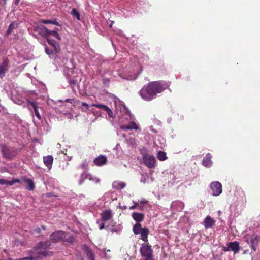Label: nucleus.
I'll return each mask as SVG.
<instances>
[{
    "instance_id": "obj_4",
    "label": "nucleus",
    "mask_w": 260,
    "mask_h": 260,
    "mask_svg": "<svg viewBox=\"0 0 260 260\" xmlns=\"http://www.w3.org/2000/svg\"><path fill=\"white\" fill-rule=\"evenodd\" d=\"M1 152L3 157L8 160H13L17 155V152L14 149L7 146L6 144H2Z\"/></svg>"
},
{
    "instance_id": "obj_14",
    "label": "nucleus",
    "mask_w": 260,
    "mask_h": 260,
    "mask_svg": "<svg viewBox=\"0 0 260 260\" xmlns=\"http://www.w3.org/2000/svg\"><path fill=\"white\" fill-rule=\"evenodd\" d=\"M120 128L121 130H123V131L132 130V129L137 130L139 128L138 126L134 121H131L130 122H129L127 125H121V126H120Z\"/></svg>"
},
{
    "instance_id": "obj_24",
    "label": "nucleus",
    "mask_w": 260,
    "mask_h": 260,
    "mask_svg": "<svg viewBox=\"0 0 260 260\" xmlns=\"http://www.w3.org/2000/svg\"><path fill=\"white\" fill-rule=\"evenodd\" d=\"M86 255L88 260H95L94 254L92 251L88 247L85 249Z\"/></svg>"
},
{
    "instance_id": "obj_22",
    "label": "nucleus",
    "mask_w": 260,
    "mask_h": 260,
    "mask_svg": "<svg viewBox=\"0 0 260 260\" xmlns=\"http://www.w3.org/2000/svg\"><path fill=\"white\" fill-rule=\"evenodd\" d=\"M132 217L137 223H140L144 219V215L141 213L133 212Z\"/></svg>"
},
{
    "instance_id": "obj_17",
    "label": "nucleus",
    "mask_w": 260,
    "mask_h": 260,
    "mask_svg": "<svg viewBox=\"0 0 260 260\" xmlns=\"http://www.w3.org/2000/svg\"><path fill=\"white\" fill-rule=\"evenodd\" d=\"M215 221L210 216H207L204 221V227L206 229L210 228L215 224Z\"/></svg>"
},
{
    "instance_id": "obj_8",
    "label": "nucleus",
    "mask_w": 260,
    "mask_h": 260,
    "mask_svg": "<svg viewBox=\"0 0 260 260\" xmlns=\"http://www.w3.org/2000/svg\"><path fill=\"white\" fill-rule=\"evenodd\" d=\"M144 164L149 168H153L155 166L156 160L155 157L147 154H144L142 157Z\"/></svg>"
},
{
    "instance_id": "obj_18",
    "label": "nucleus",
    "mask_w": 260,
    "mask_h": 260,
    "mask_svg": "<svg viewBox=\"0 0 260 260\" xmlns=\"http://www.w3.org/2000/svg\"><path fill=\"white\" fill-rule=\"evenodd\" d=\"M211 158V154L210 153H207L206 156L202 160V165L206 167H211L212 164Z\"/></svg>"
},
{
    "instance_id": "obj_20",
    "label": "nucleus",
    "mask_w": 260,
    "mask_h": 260,
    "mask_svg": "<svg viewBox=\"0 0 260 260\" xmlns=\"http://www.w3.org/2000/svg\"><path fill=\"white\" fill-rule=\"evenodd\" d=\"M21 181L19 179L13 178L11 181H8L4 179H0V185H13L14 183H20Z\"/></svg>"
},
{
    "instance_id": "obj_47",
    "label": "nucleus",
    "mask_w": 260,
    "mask_h": 260,
    "mask_svg": "<svg viewBox=\"0 0 260 260\" xmlns=\"http://www.w3.org/2000/svg\"><path fill=\"white\" fill-rule=\"evenodd\" d=\"M126 208H127V207H126V206H124L122 208V209H126Z\"/></svg>"
},
{
    "instance_id": "obj_27",
    "label": "nucleus",
    "mask_w": 260,
    "mask_h": 260,
    "mask_svg": "<svg viewBox=\"0 0 260 260\" xmlns=\"http://www.w3.org/2000/svg\"><path fill=\"white\" fill-rule=\"evenodd\" d=\"M40 22L45 24H52L57 26H60V24L57 21V20L56 19L53 20L43 19L40 21Z\"/></svg>"
},
{
    "instance_id": "obj_10",
    "label": "nucleus",
    "mask_w": 260,
    "mask_h": 260,
    "mask_svg": "<svg viewBox=\"0 0 260 260\" xmlns=\"http://www.w3.org/2000/svg\"><path fill=\"white\" fill-rule=\"evenodd\" d=\"M9 60L8 59H5L3 60L2 64L0 65V78H3L5 76V73L8 71L9 69Z\"/></svg>"
},
{
    "instance_id": "obj_40",
    "label": "nucleus",
    "mask_w": 260,
    "mask_h": 260,
    "mask_svg": "<svg viewBox=\"0 0 260 260\" xmlns=\"http://www.w3.org/2000/svg\"><path fill=\"white\" fill-rule=\"evenodd\" d=\"M134 203V205L129 207V210H134L136 208V207H137V206L138 205V203L137 202H133Z\"/></svg>"
},
{
    "instance_id": "obj_3",
    "label": "nucleus",
    "mask_w": 260,
    "mask_h": 260,
    "mask_svg": "<svg viewBox=\"0 0 260 260\" xmlns=\"http://www.w3.org/2000/svg\"><path fill=\"white\" fill-rule=\"evenodd\" d=\"M133 231L135 235H140V239L145 242H147L148 235L149 233V229L144 227L143 228L140 223H137L134 225Z\"/></svg>"
},
{
    "instance_id": "obj_2",
    "label": "nucleus",
    "mask_w": 260,
    "mask_h": 260,
    "mask_svg": "<svg viewBox=\"0 0 260 260\" xmlns=\"http://www.w3.org/2000/svg\"><path fill=\"white\" fill-rule=\"evenodd\" d=\"M50 245V241L40 242L34 247L31 256L17 260H39L47 256H51L53 254L52 252L46 250Z\"/></svg>"
},
{
    "instance_id": "obj_32",
    "label": "nucleus",
    "mask_w": 260,
    "mask_h": 260,
    "mask_svg": "<svg viewBox=\"0 0 260 260\" xmlns=\"http://www.w3.org/2000/svg\"><path fill=\"white\" fill-rule=\"evenodd\" d=\"M14 22H12L9 26L8 29L7 31V34L9 35L10 34L13 30L14 29Z\"/></svg>"
},
{
    "instance_id": "obj_39",
    "label": "nucleus",
    "mask_w": 260,
    "mask_h": 260,
    "mask_svg": "<svg viewBox=\"0 0 260 260\" xmlns=\"http://www.w3.org/2000/svg\"><path fill=\"white\" fill-rule=\"evenodd\" d=\"M69 84L72 86H75L76 83V81L74 79H70L69 80Z\"/></svg>"
},
{
    "instance_id": "obj_48",
    "label": "nucleus",
    "mask_w": 260,
    "mask_h": 260,
    "mask_svg": "<svg viewBox=\"0 0 260 260\" xmlns=\"http://www.w3.org/2000/svg\"><path fill=\"white\" fill-rule=\"evenodd\" d=\"M84 174L83 173L81 175V178H83V176H84Z\"/></svg>"
},
{
    "instance_id": "obj_13",
    "label": "nucleus",
    "mask_w": 260,
    "mask_h": 260,
    "mask_svg": "<svg viewBox=\"0 0 260 260\" xmlns=\"http://www.w3.org/2000/svg\"><path fill=\"white\" fill-rule=\"evenodd\" d=\"M47 43L51 46L54 49L55 53H58L60 51V48L59 44L54 40L47 38L46 39Z\"/></svg>"
},
{
    "instance_id": "obj_33",
    "label": "nucleus",
    "mask_w": 260,
    "mask_h": 260,
    "mask_svg": "<svg viewBox=\"0 0 260 260\" xmlns=\"http://www.w3.org/2000/svg\"><path fill=\"white\" fill-rule=\"evenodd\" d=\"M105 111H106L109 117L111 118H114L115 117V115L113 114V112L110 109V108H109L108 106L107 108H106Z\"/></svg>"
},
{
    "instance_id": "obj_36",
    "label": "nucleus",
    "mask_w": 260,
    "mask_h": 260,
    "mask_svg": "<svg viewBox=\"0 0 260 260\" xmlns=\"http://www.w3.org/2000/svg\"><path fill=\"white\" fill-rule=\"evenodd\" d=\"M110 82L109 79L107 78H104L103 79V83L105 86H108Z\"/></svg>"
},
{
    "instance_id": "obj_7",
    "label": "nucleus",
    "mask_w": 260,
    "mask_h": 260,
    "mask_svg": "<svg viewBox=\"0 0 260 260\" xmlns=\"http://www.w3.org/2000/svg\"><path fill=\"white\" fill-rule=\"evenodd\" d=\"M65 232L59 230L52 233L50 236V241L52 243H56L63 240L64 237Z\"/></svg>"
},
{
    "instance_id": "obj_35",
    "label": "nucleus",
    "mask_w": 260,
    "mask_h": 260,
    "mask_svg": "<svg viewBox=\"0 0 260 260\" xmlns=\"http://www.w3.org/2000/svg\"><path fill=\"white\" fill-rule=\"evenodd\" d=\"M86 178V179H89V180H92V177H91V175L89 174H86L85 175V177L83 178V180H81L80 181V184H81L82 182L83 181V180Z\"/></svg>"
},
{
    "instance_id": "obj_29",
    "label": "nucleus",
    "mask_w": 260,
    "mask_h": 260,
    "mask_svg": "<svg viewBox=\"0 0 260 260\" xmlns=\"http://www.w3.org/2000/svg\"><path fill=\"white\" fill-rule=\"evenodd\" d=\"M45 53L48 55L49 56H56V54L57 53H55L54 49H50L48 47L46 46L45 48Z\"/></svg>"
},
{
    "instance_id": "obj_12",
    "label": "nucleus",
    "mask_w": 260,
    "mask_h": 260,
    "mask_svg": "<svg viewBox=\"0 0 260 260\" xmlns=\"http://www.w3.org/2000/svg\"><path fill=\"white\" fill-rule=\"evenodd\" d=\"M100 217L103 221L110 220L113 217L112 211L110 209L103 211L100 214Z\"/></svg>"
},
{
    "instance_id": "obj_42",
    "label": "nucleus",
    "mask_w": 260,
    "mask_h": 260,
    "mask_svg": "<svg viewBox=\"0 0 260 260\" xmlns=\"http://www.w3.org/2000/svg\"><path fill=\"white\" fill-rule=\"evenodd\" d=\"M223 250L225 252H226V251H230V249H229V247H223Z\"/></svg>"
},
{
    "instance_id": "obj_21",
    "label": "nucleus",
    "mask_w": 260,
    "mask_h": 260,
    "mask_svg": "<svg viewBox=\"0 0 260 260\" xmlns=\"http://www.w3.org/2000/svg\"><path fill=\"white\" fill-rule=\"evenodd\" d=\"M107 161V157L105 156L102 155H100L94 160V164L97 166H102L106 164Z\"/></svg>"
},
{
    "instance_id": "obj_23",
    "label": "nucleus",
    "mask_w": 260,
    "mask_h": 260,
    "mask_svg": "<svg viewBox=\"0 0 260 260\" xmlns=\"http://www.w3.org/2000/svg\"><path fill=\"white\" fill-rule=\"evenodd\" d=\"M62 241L67 242L71 244H73L75 241V238L69 233H67L65 232L64 237L63 238Z\"/></svg>"
},
{
    "instance_id": "obj_37",
    "label": "nucleus",
    "mask_w": 260,
    "mask_h": 260,
    "mask_svg": "<svg viewBox=\"0 0 260 260\" xmlns=\"http://www.w3.org/2000/svg\"><path fill=\"white\" fill-rule=\"evenodd\" d=\"M82 105L83 106L85 107V109H84V108H82V109L83 110H84V111H86L87 110H88V108H89V106H88V104H87L86 103H85V102H83V103H82Z\"/></svg>"
},
{
    "instance_id": "obj_15",
    "label": "nucleus",
    "mask_w": 260,
    "mask_h": 260,
    "mask_svg": "<svg viewBox=\"0 0 260 260\" xmlns=\"http://www.w3.org/2000/svg\"><path fill=\"white\" fill-rule=\"evenodd\" d=\"M27 103L29 104V105L31 106V107L33 108L35 115L36 117L38 118V119L40 120L41 119V116L40 114V113L38 110V108L39 107L37 105V104L34 102L31 101L30 100L27 101ZM40 108H41L40 107Z\"/></svg>"
},
{
    "instance_id": "obj_26",
    "label": "nucleus",
    "mask_w": 260,
    "mask_h": 260,
    "mask_svg": "<svg viewBox=\"0 0 260 260\" xmlns=\"http://www.w3.org/2000/svg\"><path fill=\"white\" fill-rule=\"evenodd\" d=\"M25 182L27 183V186H26V188L27 190L31 191L34 189L35 186L33 181L31 179H25Z\"/></svg>"
},
{
    "instance_id": "obj_1",
    "label": "nucleus",
    "mask_w": 260,
    "mask_h": 260,
    "mask_svg": "<svg viewBox=\"0 0 260 260\" xmlns=\"http://www.w3.org/2000/svg\"><path fill=\"white\" fill-rule=\"evenodd\" d=\"M171 83L169 81H157L151 82L144 86L139 91L141 97L144 100L149 101L169 88Z\"/></svg>"
},
{
    "instance_id": "obj_28",
    "label": "nucleus",
    "mask_w": 260,
    "mask_h": 260,
    "mask_svg": "<svg viewBox=\"0 0 260 260\" xmlns=\"http://www.w3.org/2000/svg\"><path fill=\"white\" fill-rule=\"evenodd\" d=\"M125 186L124 182H114L113 184V187L117 190L123 189Z\"/></svg>"
},
{
    "instance_id": "obj_43",
    "label": "nucleus",
    "mask_w": 260,
    "mask_h": 260,
    "mask_svg": "<svg viewBox=\"0 0 260 260\" xmlns=\"http://www.w3.org/2000/svg\"><path fill=\"white\" fill-rule=\"evenodd\" d=\"M140 203H141V204H145L147 203V201L146 200L144 199V200L141 201Z\"/></svg>"
},
{
    "instance_id": "obj_41",
    "label": "nucleus",
    "mask_w": 260,
    "mask_h": 260,
    "mask_svg": "<svg viewBox=\"0 0 260 260\" xmlns=\"http://www.w3.org/2000/svg\"><path fill=\"white\" fill-rule=\"evenodd\" d=\"M104 227H105V223H102L100 225L99 229H100V230H102L104 228Z\"/></svg>"
},
{
    "instance_id": "obj_50",
    "label": "nucleus",
    "mask_w": 260,
    "mask_h": 260,
    "mask_svg": "<svg viewBox=\"0 0 260 260\" xmlns=\"http://www.w3.org/2000/svg\"><path fill=\"white\" fill-rule=\"evenodd\" d=\"M5 1H6V0H4Z\"/></svg>"
},
{
    "instance_id": "obj_6",
    "label": "nucleus",
    "mask_w": 260,
    "mask_h": 260,
    "mask_svg": "<svg viewBox=\"0 0 260 260\" xmlns=\"http://www.w3.org/2000/svg\"><path fill=\"white\" fill-rule=\"evenodd\" d=\"M246 242L250 245V248L253 251H255L257 248L258 243L260 241V235L253 234L247 236Z\"/></svg>"
},
{
    "instance_id": "obj_30",
    "label": "nucleus",
    "mask_w": 260,
    "mask_h": 260,
    "mask_svg": "<svg viewBox=\"0 0 260 260\" xmlns=\"http://www.w3.org/2000/svg\"><path fill=\"white\" fill-rule=\"evenodd\" d=\"M157 158L160 161H164L167 159L166 153L163 151H159L157 153Z\"/></svg>"
},
{
    "instance_id": "obj_19",
    "label": "nucleus",
    "mask_w": 260,
    "mask_h": 260,
    "mask_svg": "<svg viewBox=\"0 0 260 260\" xmlns=\"http://www.w3.org/2000/svg\"><path fill=\"white\" fill-rule=\"evenodd\" d=\"M43 161L45 165L47 166L48 169H51L52 168L53 157L51 155H48L43 157Z\"/></svg>"
},
{
    "instance_id": "obj_9",
    "label": "nucleus",
    "mask_w": 260,
    "mask_h": 260,
    "mask_svg": "<svg viewBox=\"0 0 260 260\" xmlns=\"http://www.w3.org/2000/svg\"><path fill=\"white\" fill-rule=\"evenodd\" d=\"M210 187L212 190V194L214 196H218L222 193V185L218 181L212 182L210 184Z\"/></svg>"
},
{
    "instance_id": "obj_38",
    "label": "nucleus",
    "mask_w": 260,
    "mask_h": 260,
    "mask_svg": "<svg viewBox=\"0 0 260 260\" xmlns=\"http://www.w3.org/2000/svg\"><path fill=\"white\" fill-rule=\"evenodd\" d=\"M34 232L35 233H36V234H40L41 232V228L37 227V228H35L34 229Z\"/></svg>"
},
{
    "instance_id": "obj_46",
    "label": "nucleus",
    "mask_w": 260,
    "mask_h": 260,
    "mask_svg": "<svg viewBox=\"0 0 260 260\" xmlns=\"http://www.w3.org/2000/svg\"><path fill=\"white\" fill-rule=\"evenodd\" d=\"M41 228L43 230H46V227L44 225H42Z\"/></svg>"
},
{
    "instance_id": "obj_31",
    "label": "nucleus",
    "mask_w": 260,
    "mask_h": 260,
    "mask_svg": "<svg viewBox=\"0 0 260 260\" xmlns=\"http://www.w3.org/2000/svg\"><path fill=\"white\" fill-rule=\"evenodd\" d=\"M71 14L74 17H75L78 20H80V15L78 11L75 8L73 9Z\"/></svg>"
},
{
    "instance_id": "obj_49",
    "label": "nucleus",
    "mask_w": 260,
    "mask_h": 260,
    "mask_svg": "<svg viewBox=\"0 0 260 260\" xmlns=\"http://www.w3.org/2000/svg\"><path fill=\"white\" fill-rule=\"evenodd\" d=\"M28 108L29 110H31L29 106H28Z\"/></svg>"
},
{
    "instance_id": "obj_34",
    "label": "nucleus",
    "mask_w": 260,
    "mask_h": 260,
    "mask_svg": "<svg viewBox=\"0 0 260 260\" xmlns=\"http://www.w3.org/2000/svg\"><path fill=\"white\" fill-rule=\"evenodd\" d=\"M92 106L99 108H101L104 110H105L107 107V106L101 104H92Z\"/></svg>"
},
{
    "instance_id": "obj_16",
    "label": "nucleus",
    "mask_w": 260,
    "mask_h": 260,
    "mask_svg": "<svg viewBox=\"0 0 260 260\" xmlns=\"http://www.w3.org/2000/svg\"><path fill=\"white\" fill-rule=\"evenodd\" d=\"M228 246H229L230 250L233 251L234 253L238 252L240 249L239 243L237 241L229 242L228 244Z\"/></svg>"
},
{
    "instance_id": "obj_5",
    "label": "nucleus",
    "mask_w": 260,
    "mask_h": 260,
    "mask_svg": "<svg viewBox=\"0 0 260 260\" xmlns=\"http://www.w3.org/2000/svg\"><path fill=\"white\" fill-rule=\"evenodd\" d=\"M141 255L145 257L144 260H154L153 258V250L149 243H144L140 249Z\"/></svg>"
},
{
    "instance_id": "obj_44",
    "label": "nucleus",
    "mask_w": 260,
    "mask_h": 260,
    "mask_svg": "<svg viewBox=\"0 0 260 260\" xmlns=\"http://www.w3.org/2000/svg\"><path fill=\"white\" fill-rule=\"evenodd\" d=\"M20 0H15V4L18 5Z\"/></svg>"
},
{
    "instance_id": "obj_11",
    "label": "nucleus",
    "mask_w": 260,
    "mask_h": 260,
    "mask_svg": "<svg viewBox=\"0 0 260 260\" xmlns=\"http://www.w3.org/2000/svg\"><path fill=\"white\" fill-rule=\"evenodd\" d=\"M36 30L38 32V34L46 39L48 38V30L49 29L44 25H39L36 28Z\"/></svg>"
},
{
    "instance_id": "obj_45",
    "label": "nucleus",
    "mask_w": 260,
    "mask_h": 260,
    "mask_svg": "<svg viewBox=\"0 0 260 260\" xmlns=\"http://www.w3.org/2000/svg\"><path fill=\"white\" fill-rule=\"evenodd\" d=\"M71 99H68L66 100V102H70L71 103Z\"/></svg>"
},
{
    "instance_id": "obj_25",
    "label": "nucleus",
    "mask_w": 260,
    "mask_h": 260,
    "mask_svg": "<svg viewBox=\"0 0 260 260\" xmlns=\"http://www.w3.org/2000/svg\"><path fill=\"white\" fill-rule=\"evenodd\" d=\"M59 30L58 28H55V30H48V38H49L50 36H52L55 38H56L58 40H61V37L59 34L57 32V31H59Z\"/></svg>"
}]
</instances>
